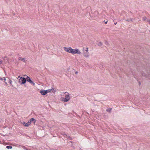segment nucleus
I'll return each instance as SVG.
<instances>
[{
    "label": "nucleus",
    "instance_id": "obj_1",
    "mask_svg": "<svg viewBox=\"0 0 150 150\" xmlns=\"http://www.w3.org/2000/svg\"><path fill=\"white\" fill-rule=\"evenodd\" d=\"M27 81V79L24 77H21L19 81V82L21 84H24Z\"/></svg>",
    "mask_w": 150,
    "mask_h": 150
},
{
    "label": "nucleus",
    "instance_id": "obj_6",
    "mask_svg": "<svg viewBox=\"0 0 150 150\" xmlns=\"http://www.w3.org/2000/svg\"><path fill=\"white\" fill-rule=\"evenodd\" d=\"M18 59L19 60H21V61L23 62H25L26 60H25V58H22V57H20L18 58Z\"/></svg>",
    "mask_w": 150,
    "mask_h": 150
},
{
    "label": "nucleus",
    "instance_id": "obj_15",
    "mask_svg": "<svg viewBox=\"0 0 150 150\" xmlns=\"http://www.w3.org/2000/svg\"><path fill=\"white\" fill-rule=\"evenodd\" d=\"M6 148L8 149H11L12 148V147L11 146H6Z\"/></svg>",
    "mask_w": 150,
    "mask_h": 150
},
{
    "label": "nucleus",
    "instance_id": "obj_18",
    "mask_svg": "<svg viewBox=\"0 0 150 150\" xmlns=\"http://www.w3.org/2000/svg\"><path fill=\"white\" fill-rule=\"evenodd\" d=\"M52 89H49L46 90V91H47L46 92L47 93L48 92H51L52 91Z\"/></svg>",
    "mask_w": 150,
    "mask_h": 150
},
{
    "label": "nucleus",
    "instance_id": "obj_14",
    "mask_svg": "<svg viewBox=\"0 0 150 150\" xmlns=\"http://www.w3.org/2000/svg\"><path fill=\"white\" fill-rule=\"evenodd\" d=\"M6 80H7L8 81V83H9L10 84L11 83L12 81L10 79H9L8 78Z\"/></svg>",
    "mask_w": 150,
    "mask_h": 150
},
{
    "label": "nucleus",
    "instance_id": "obj_26",
    "mask_svg": "<svg viewBox=\"0 0 150 150\" xmlns=\"http://www.w3.org/2000/svg\"><path fill=\"white\" fill-rule=\"evenodd\" d=\"M139 85H141V83L140 82H139Z\"/></svg>",
    "mask_w": 150,
    "mask_h": 150
},
{
    "label": "nucleus",
    "instance_id": "obj_28",
    "mask_svg": "<svg viewBox=\"0 0 150 150\" xmlns=\"http://www.w3.org/2000/svg\"><path fill=\"white\" fill-rule=\"evenodd\" d=\"M117 23V22H116V23H114V24H115V25H116Z\"/></svg>",
    "mask_w": 150,
    "mask_h": 150
},
{
    "label": "nucleus",
    "instance_id": "obj_4",
    "mask_svg": "<svg viewBox=\"0 0 150 150\" xmlns=\"http://www.w3.org/2000/svg\"><path fill=\"white\" fill-rule=\"evenodd\" d=\"M26 79L27 81L30 82L31 84H32L33 86H35V83L31 80L30 78L27 76V77L26 78Z\"/></svg>",
    "mask_w": 150,
    "mask_h": 150
},
{
    "label": "nucleus",
    "instance_id": "obj_22",
    "mask_svg": "<svg viewBox=\"0 0 150 150\" xmlns=\"http://www.w3.org/2000/svg\"><path fill=\"white\" fill-rule=\"evenodd\" d=\"M105 44L106 45H108V44L107 41H106L105 42Z\"/></svg>",
    "mask_w": 150,
    "mask_h": 150
},
{
    "label": "nucleus",
    "instance_id": "obj_24",
    "mask_svg": "<svg viewBox=\"0 0 150 150\" xmlns=\"http://www.w3.org/2000/svg\"><path fill=\"white\" fill-rule=\"evenodd\" d=\"M2 61L0 60V64H1L2 63Z\"/></svg>",
    "mask_w": 150,
    "mask_h": 150
},
{
    "label": "nucleus",
    "instance_id": "obj_2",
    "mask_svg": "<svg viewBox=\"0 0 150 150\" xmlns=\"http://www.w3.org/2000/svg\"><path fill=\"white\" fill-rule=\"evenodd\" d=\"M71 52H72L71 54H81V52L77 49H72V50Z\"/></svg>",
    "mask_w": 150,
    "mask_h": 150
},
{
    "label": "nucleus",
    "instance_id": "obj_33",
    "mask_svg": "<svg viewBox=\"0 0 150 150\" xmlns=\"http://www.w3.org/2000/svg\"><path fill=\"white\" fill-rule=\"evenodd\" d=\"M142 75L143 76H144V75H143V74H142Z\"/></svg>",
    "mask_w": 150,
    "mask_h": 150
},
{
    "label": "nucleus",
    "instance_id": "obj_35",
    "mask_svg": "<svg viewBox=\"0 0 150 150\" xmlns=\"http://www.w3.org/2000/svg\"><path fill=\"white\" fill-rule=\"evenodd\" d=\"M52 89H53V90H54V88H52Z\"/></svg>",
    "mask_w": 150,
    "mask_h": 150
},
{
    "label": "nucleus",
    "instance_id": "obj_19",
    "mask_svg": "<svg viewBox=\"0 0 150 150\" xmlns=\"http://www.w3.org/2000/svg\"><path fill=\"white\" fill-rule=\"evenodd\" d=\"M146 19H147V18L146 17H144L143 18V21H146Z\"/></svg>",
    "mask_w": 150,
    "mask_h": 150
},
{
    "label": "nucleus",
    "instance_id": "obj_10",
    "mask_svg": "<svg viewBox=\"0 0 150 150\" xmlns=\"http://www.w3.org/2000/svg\"><path fill=\"white\" fill-rule=\"evenodd\" d=\"M83 55L85 57H88L89 56L88 53L86 52H84Z\"/></svg>",
    "mask_w": 150,
    "mask_h": 150
},
{
    "label": "nucleus",
    "instance_id": "obj_20",
    "mask_svg": "<svg viewBox=\"0 0 150 150\" xmlns=\"http://www.w3.org/2000/svg\"><path fill=\"white\" fill-rule=\"evenodd\" d=\"M146 20L147 22H149V24H150V20H149V19L147 18V19H146Z\"/></svg>",
    "mask_w": 150,
    "mask_h": 150
},
{
    "label": "nucleus",
    "instance_id": "obj_7",
    "mask_svg": "<svg viewBox=\"0 0 150 150\" xmlns=\"http://www.w3.org/2000/svg\"><path fill=\"white\" fill-rule=\"evenodd\" d=\"M28 121L31 123L32 122H33L34 123H35L36 122V120L34 118H31Z\"/></svg>",
    "mask_w": 150,
    "mask_h": 150
},
{
    "label": "nucleus",
    "instance_id": "obj_12",
    "mask_svg": "<svg viewBox=\"0 0 150 150\" xmlns=\"http://www.w3.org/2000/svg\"><path fill=\"white\" fill-rule=\"evenodd\" d=\"M112 110V108H108L106 110V111L110 113H111V110Z\"/></svg>",
    "mask_w": 150,
    "mask_h": 150
},
{
    "label": "nucleus",
    "instance_id": "obj_3",
    "mask_svg": "<svg viewBox=\"0 0 150 150\" xmlns=\"http://www.w3.org/2000/svg\"><path fill=\"white\" fill-rule=\"evenodd\" d=\"M64 50L65 51L68 52H69V53H71L72 51V49L71 47H64Z\"/></svg>",
    "mask_w": 150,
    "mask_h": 150
},
{
    "label": "nucleus",
    "instance_id": "obj_16",
    "mask_svg": "<svg viewBox=\"0 0 150 150\" xmlns=\"http://www.w3.org/2000/svg\"><path fill=\"white\" fill-rule=\"evenodd\" d=\"M126 21H132V18H130V19H127L126 20Z\"/></svg>",
    "mask_w": 150,
    "mask_h": 150
},
{
    "label": "nucleus",
    "instance_id": "obj_13",
    "mask_svg": "<svg viewBox=\"0 0 150 150\" xmlns=\"http://www.w3.org/2000/svg\"><path fill=\"white\" fill-rule=\"evenodd\" d=\"M65 98H68L69 100L70 99L69 96V95H66L65 96Z\"/></svg>",
    "mask_w": 150,
    "mask_h": 150
},
{
    "label": "nucleus",
    "instance_id": "obj_30",
    "mask_svg": "<svg viewBox=\"0 0 150 150\" xmlns=\"http://www.w3.org/2000/svg\"><path fill=\"white\" fill-rule=\"evenodd\" d=\"M24 76H27H27L26 75H25Z\"/></svg>",
    "mask_w": 150,
    "mask_h": 150
},
{
    "label": "nucleus",
    "instance_id": "obj_11",
    "mask_svg": "<svg viewBox=\"0 0 150 150\" xmlns=\"http://www.w3.org/2000/svg\"><path fill=\"white\" fill-rule=\"evenodd\" d=\"M30 124L31 123L28 121V122L26 123L24 125L25 127H28Z\"/></svg>",
    "mask_w": 150,
    "mask_h": 150
},
{
    "label": "nucleus",
    "instance_id": "obj_25",
    "mask_svg": "<svg viewBox=\"0 0 150 150\" xmlns=\"http://www.w3.org/2000/svg\"><path fill=\"white\" fill-rule=\"evenodd\" d=\"M107 22H108V21H105V24H106L107 23Z\"/></svg>",
    "mask_w": 150,
    "mask_h": 150
},
{
    "label": "nucleus",
    "instance_id": "obj_29",
    "mask_svg": "<svg viewBox=\"0 0 150 150\" xmlns=\"http://www.w3.org/2000/svg\"><path fill=\"white\" fill-rule=\"evenodd\" d=\"M25 123H25V122H23V125H25Z\"/></svg>",
    "mask_w": 150,
    "mask_h": 150
},
{
    "label": "nucleus",
    "instance_id": "obj_23",
    "mask_svg": "<svg viewBox=\"0 0 150 150\" xmlns=\"http://www.w3.org/2000/svg\"><path fill=\"white\" fill-rule=\"evenodd\" d=\"M23 148L26 149V150H28V149H27L26 148V147L25 146H23Z\"/></svg>",
    "mask_w": 150,
    "mask_h": 150
},
{
    "label": "nucleus",
    "instance_id": "obj_8",
    "mask_svg": "<svg viewBox=\"0 0 150 150\" xmlns=\"http://www.w3.org/2000/svg\"><path fill=\"white\" fill-rule=\"evenodd\" d=\"M0 79L2 81L4 80V81L6 83V84H7V82L6 81V79L5 77H4L3 78H0Z\"/></svg>",
    "mask_w": 150,
    "mask_h": 150
},
{
    "label": "nucleus",
    "instance_id": "obj_21",
    "mask_svg": "<svg viewBox=\"0 0 150 150\" xmlns=\"http://www.w3.org/2000/svg\"><path fill=\"white\" fill-rule=\"evenodd\" d=\"M86 50H85V52H88V48L87 47L86 48Z\"/></svg>",
    "mask_w": 150,
    "mask_h": 150
},
{
    "label": "nucleus",
    "instance_id": "obj_31",
    "mask_svg": "<svg viewBox=\"0 0 150 150\" xmlns=\"http://www.w3.org/2000/svg\"><path fill=\"white\" fill-rule=\"evenodd\" d=\"M24 86L25 87H26V86L25 84H24Z\"/></svg>",
    "mask_w": 150,
    "mask_h": 150
},
{
    "label": "nucleus",
    "instance_id": "obj_34",
    "mask_svg": "<svg viewBox=\"0 0 150 150\" xmlns=\"http://www.w3.org/2000/svg\"><path fill=\"white\" fill-rule=\"evenodd\" d=\"M20 77V76H18V78H19Z\"/></svg>",
    "mask_w": 150,
    "mask_h": 150
},
{
    "label": "nucleus",
    "instance_id": "obj_17",
    "mask_svg": "<svg viewBox=\"0 0 150 150\" xmlns=\"http://www.w3.org/2000/svg\"><path fill=\"white\" fill-rule=\"evenodd\" d=\"M102 44H102V42H98V43L97 45L98 46H101L102 45Z\"/></svg>",
    "mask_w": 150,
    "mask_h": 150
},
{
    "label": "nucleus",
    "instance_id": "obj_9",
    "mask_svg": "<svg viewBox=\"0 0 150 150\" xmlns=\"http://www.w3.org/2000/svg\"><path fill=\"white\" fill-rule=\"evenodd\" d=\"M69 100L68 98L67 99L64 98H62V100L64 102H67Z\"/></svg>",
    "mask_w": 150,
    "mask_h": 150
},
{
    "label": "nucleus",
    "instance_id": "obj_27",
    "mask_svg": "<svg viewBox=\"0 0 150 150\" xmlns=\"http://www.w3.org/2000/svg\"><path fill=\"white\" fill-rule=\"evenodd\" d=\"M78 73V71H76V72H75V74H77Z\"/></svg>",
    "mask_w": 150,
    "mask_h": 150
},
{
    "label": "nucleus",
    "instance_id": "obj_32",
    "mask_svg": "<svg viewBox=\"0 0 150 150\" xmlns=\"http://www.w3.org/2000/svg\"><path fill=\"white\" fill-rule=\"evenodd\" d=\"M7 57L6 56H5L4 58H5Z\"/></svg>",
    "mask_w": 150,
    "mask_h": 150
},
{
    "label": "nucleus",
    "instance_id": "obj_5",
    "mask_svg": "<svg viewBox=\"0 0 150 150\" xmlns=\"http://www.w3.org/2000/svg\"><path fill=\"white\" fill-rule=\"evenodd\" d=\"M47 91H46V90H41L40 91V93L42 95H45L46 94V92Z\"/></svg>",
    "mask_w": 150,
    "mask_h": 150
}]
</instances>
